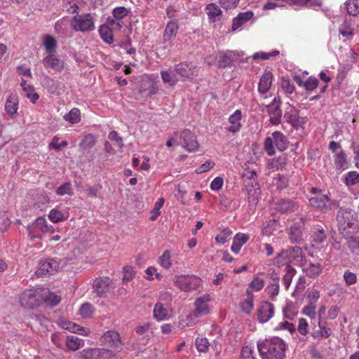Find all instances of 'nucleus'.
Masks as SVG:
<instances>
[{
    "label": "nucleus",
    "instance_id": "32",
    "mask_svg": "<svg viewBox=\"0 0 359 359\" xmlns=\"http://www.w3.org/2000/svg\"><path fill=\"white\" fill-rule=\"evenodd\" d=\"M153 316L158 321L165 320L168 317V310L162 303L158 302L154 306Z\"/></svg>",
    "mask_w": 359,
    "mask_h": 359
},
{
    "label": "nucleus",
    "instance_id": "13",
    "mask_svg": "<svg viewBox=\"0 0 359 359\" xmlns=\"http://www.w3.org/2000/svg\"><path fill=\"white\" fill-rule=\"evenodd\" d=\"M59 268V263L57 259H48L41 262L39 269L36 271L38 276H44L56 271Z\"/></svg>",
    "mask_w": 359,
    "mask_h": 359
},
{
    "label": "nucleus",
    "instance_id": "42",
    "mask_svg": "<svg viewBox=\"0 0 359 359\" xmlns=\"http://www.w3.org/2000/svg\"><path fill=\"white\" fill-rule=\"evenodd\" d=\"M345 6L349 15L356 16L359 14V0H346Z\"/></svg>",
    "mask_w": 359,
    "mask_h": 359
},
{
    "label": "nucleus",
    "instance_id": "24",
    "mask_svg": "<svg viewBox=\"0 0 359 359\" xmlns=\"http://www.w3.org/2000/svg\"><path fill=\"white\" fill-rule=\"evenodd\" d=\"M174 70L176 74H179L182 77L190 78L194 76V66L186 62H182L177 65L175 67Z\"/></svg>",
    "mask_w": 359,
    "mask_h": 359
},
{
    "label": "nucleus",
    "instance_id": "2",
    "mask_svg": "<svg viewBox=\"0 0 359 359\" xmlns=\"http://www.w3.org/2000/svg\"><path fill=\"white\" fill-rule=\"evenodd\" d=\"M339 233L346 237L358 229V215L352 209L340 208L337 215Z\"/></svg>",
    "mask_w": 359,
    "mask_h": 359
},
{
    "label": "nucleus",
    "instance_id": "28",
    "mask_svg": "<svg viewBox=\"0 0 359 359\" xmlns=\"http://www.w3.org/2000/svg\"><path fill=\"white\" fill-rule=\"evenodd\" d=\"M289 240L292 243H299L303 240L301 225L295 224L290 227Z\"/></svg>",
    "mask_w": 359,
    "mask_h": 359
},
{
    "label": "nucleus",
    "instance_id": "53",
    "mask_svg": "<svg viewBox=\"0 0 359 359\" xmlns=\"http://www.w3.org/2000/svg\"><path fill=\"white\" fill-rule=\"evenodd\" d=\"M120 20L114 17H108L104 25L111 30H119L122 27V22Z\"/></svg>",
    "mask_w": 359,
    "mask_h": 359
},
{
    "label": "nucleus",
    "instance_id": "43",
    "mask_svg": "<svg viewBox=\"0 0 359 359\" xmlns=\"http://www.w3.org/2000/svg\"><path fill=\"white\" fill-rule=\"evenodd\" d=\"M99 32L102 40L107 43H111L114 41L112 30L105 25L100 26Z\"/></svg>",
    "mask_w": 359,
    "mask_h": 359
},
{
    "label": "nucleus",
    "instance_id": "56",
    "mask_svg": "<svg viewBox=\"0 0 359 359\" xmlns=\"http://www.w3.org/2000/svg\"><path fill=\"white\" fill-rule=\"evenodd\" d=\"M284 316L290 320L293 319L297 314V311L292 304H287L283 310Z\"/></svg>",
    "mask_w": 359,
    "mask_h": 359
},
{
    "label": "nucleus",
    "instance_id": "10",
    "mask_svg": "<svg viewBox=\"0 0 359 359\" xmlns=\"http://www.w3.org/2000/svg\"><path fill=\"white\" fill-rule=\"evenodd\" d=\"M200 281V279L196 277L186 276H176L173 278L175 285L182 291L194 290Z\"/></svg>",
    "mask_w": 359,
    "mask_h": 359
},
{
    "label": "nucleus",
    "instance_id": "50",
    "mask_svg": "<svg viewBox=\"0 0 359 359\" xmlns=\"http://www.w3.org/2000/svg\"><path fill=\"white\" fill-rule=\"evenodd\" d=\"M165 203V200L163 198H160L158 199V201L155 203L154 207L151 210V215L150 217V219L151 221H155L158 217L161 214V208L163 207V204Z\"/></svg>",
    "mask_w": 359,
    "mask_h": 359
},
{
    "label": "nucleus",
    "instance_id": "8",
    "mask_svg": "<svg viewBox=\"0 0 359 359\" xmlns=\"http://www.w3.org/2000/svg\"><path fill=\"white\" fill-rule=\"evenodd\" d=\"M211 299V297L208 294L196 298L194 302L195 309L191 315L194 316V318H198L209 314L210 312L209 302Z\"/></svg>",
    "mask_w": 359,
    "mask_h": 359
},
{
    "label": "nucleus",
    "instance_id": "60",
    "mask_svg": "<svg viewBox=\"0 0 359 359\" xmlns=\"http://www.w3.org/2000/svg\"><path fill=\"white\" fill-rule=\"evenodd\" d=\"M231 234L232 231L229 229H224L220 234L215 237V241L218 243L224 244L229 239Z\"/></svg>",
    "mask_w": 359,
    "mask_h": 359
},
{
    "label": "nucleus",
    "instance_id": "62",
    "mask_svg": "<svg viewBox=\"0 0 359 359\" xmlns=\"http://www.w3.org/2000/svg\"><path fill=\"white\" fill-rule=\"evenodd\" d=\"M123 283H128V281L131 280L134 276H135V271L133 270V268L130 266H126L123 269Z\"/></svg>",
    "mask_w": 359,
    "mask_h": 359
},
{
    "label": "nucleus",
    "instance_id": "17",
    "mask_svg": "<svg viewBox=\"0 0 359 359\" xmlns=\"http://www.w3.org/2000/svg\"><path fill=\"white\" fill-rule=\"evenodd\" d=\"M275 208L281 213H289L297 210L298 205L290 199H281L275 203Z\"/></svg>",
    "mask_w": 359,
    "mask_h": 359
},
{
    "label": "nucleus",
    "instance_id": "14",
    "mask_svg": "<svg viewBox=\"0 0 359 359\" xmlns=\"http://www.w3.org/2000/svg\"><path fill=\"white\" fill-rule=\"evenodd\" d=\"M273 305L269 302H264L259 306L257 318L260 323H266L273 316Z\"/></svg>",
    "mask_w": 359,
    "mask_h": 359
},
{
    "label": "nucleus",
    "instance_id": "48",
    "mask_svg": "<svg viewBox=\"0 0 359 359\" xmlns=\"http://www.w3.org/2000/svg\"><path fill=\"white\" fill-rule=\"evenodd\" d=\"M97 348H86L79 353L81 359H97Z\"/></svg>",
    "mask_w": 359,
    "mask_h": 359
},
{
    "label": "nucleus",
    "instance_id": "34",
    "mask_svg": "<svg viewBox=\"0 0 359 359\" xmlns=\"http://www.w3.org/2000/svg\"><path fill=\"white\" fill-rule=\"evenodd\" d=\"M84 345L83 340L76 336H69L67 337L66 346L71 351H77Z\"/></svg>",
    "mask_w": 359,
    "mask_h": 359
},
{
    "label": "nucleus",
    "instance_id": "18",
    "mask_svg": "<svg viewBox=\"0 0 359 359\" xmlns=\"http://www.w3.org/2000/svg\"><path fill=\"white\" fill-rule=\"evenodd\" d=\"M289 251L290 263H293L297 266H302L306 262V257L300 247H292Z\"/></svg>",
    "mask_w": 359,
    "mask_h": 359
},
{
    "label": "nucleus",
    "instance_id": "19",
    "mask_svg": "<svg viewBox=\"0 0 359 359\" xmlns=\"http://www.w3.org/2000/svg\"><path fill=\"white\" fill-rule=\"evenodd\" d=\"M45 67L50 68L55 72H61L64 68V62L55 55H47L43 60Z\"/></svg>",
    "mask_w": 359,
    "mask_h": 359
},
{
    "label": "nucleus",
    "instance_id": "58",
    "mask_svg": "<svg viewBox=\"0 0 359 359\" xmlns=\"http://www.w3.org/2000/svg\"><path fill=\"white\" fill-rule=\"evenodd\" d=\"M94 309L91 304H83L80 308L79 312L83 318H89L93 313Z\"/></svg>",
    "mask_w": 359,
    "mask_h": 359
},
{
    "label": "nucleus",
    "instance_id": "61",
    "mask_svg": "<svg viewBox=\"0 0 359 359\" xmlns=\"http://www.w3.org/2000/svg\"><path fill=\"white\" fill-rule=\"evenodd\" d=\"M128 13L129 11L123 6L116 7L112 11L113 17L116 20L123 19Z\"/></svg>",
    "mask_w": 359,
    "mask_h": 359
},
{
    "label": "nucleus",
    "instance_id": "6",
    "mask_svg": "<svg viewBox=\"0 0 359 359\" xmlns=\"http://www.w3.org/2000/svg\"><path fill=\"white\" fill-rule=\"evenodd\" d=\"M38 230H40L43 233H50L55 231L54 227L51 225H48L46 219L41 217H38L35 222L28 227L27 231L29 236H30L31 238H39L40 235L37 232Z\"/></svg>",
    "mask_w": 359,
    "mask_h": 359
},
{
    "label": "nucleus",
    "instance_id": "51",
    "mask_svg": "<svg viewBox=\"0 0 359 359\" xmlns=\"http://www.w3.org/2000/svg\"><path fill=\"white\" fill-rule=\"evenodd\" d=\"M197 350L199 352H207L209 349L210 344L207 338L198 337L195 341Z\"/></svg>",
    "mask_w": 359,
    "mask_h": 359
},
{
    "label": "nucleus",
    "instance_id": "38",
    "mask_svg": "<svg viewBox=\"0 0 359 359\" xmlns=\"http://www.w3.org/2000/svg\"><path fill=\"white\" fill-rule=\"evenodd\" d=\"M287 158L284 156L271 159L268 163V168L278 170L282 169L286 164Z\"/></svg>",
    "mask_w": 359,
    "mask_h": 359
},
{
    "label": "nucleus",
    "instance_id": "46",
    "mask_svg": "<svg viewBox=\"0 0 359 359\" xmlns=\"http://www.w3.org/2000/svg\"><path fill=\"white\" fill-rule=\"evenodd\" d=\"M48 218L53 223H58L67 219L64 214L57 208L52 209L49 212Z\"/></svg>",
    "mask_w": 359,
    "mask_h": 359
},
{
    "label": "nucleus",
    "instance_id": "16",
    "mask_svg": "<svg viewBox=\"0 0 359 359\" xmlns=\"http://www.w3.org/2000/svg\"><path fill=\"white\" fill-rule=\"evenodd\" d=\"M273 76L269 71H266L261 76L258 84V92L262 94H266L271 88Z\"/></svg>",
    "mask_w": 359,
    "mask_h": 359
},
{
    "label": "nucleus",
    "instance_id": "12",
    "mask_svg": "<svg viewBox=\"0 0 359 359\" xmlns=\"http://www.w3.org/2000/svg\"><path fill=\"white\" fill-rule=\"evenodd\" d=\"M112 287L113 283L108 277H100L94 280L93 290L99 297H104Z\"/></svg>",
    "mask_w": 359,
    "mask_h": 359
},
{
    "label": "nucleus",
    "instance_id": "4",
    "mask_svg": "<svg viewBox=\"0 0 359 359\" xmlns=\"http://www.w3.org/2000/svg\"><path fill=\"white\" fill-rule=\"evenodd\" d=\"M72 28L76 32H88L95 28V20L90 13L75 15L71 20Z\"/></svg>",
    "mask_w": 359,
    "mask_h": 359
},
{
    "label": "nucleus",
    "instance_id": "55",
    "mask_svg": "<svg viewBox=\"0 0 359 359\" xmlns=\"http://www.w3.org/2000/svg\"><path fill=\"white\" fill-rule=\"evenodd\" d=\"M206 11L210 18H215L222 15V11L219 7L214 4L207 6Z\"/></svg>",
    "mask_w": 359,
    "mask_h": 359
},
{
    "label": "nucleus",
    "instance_id": "39",
    "mask_svg": "<svg viewBox=\"0 0 359 359\" xmlns=\"http://www.w3.org/2000/svg\"><path fill=\"white\" fill-rule=\"evenodd\" d=\"M274 278H273V283H271L266 288L268 294L271 299L276 297L279 292V277L277 274L274 275Z\"/></svg>",
    "mask_w": 359,
    "mask_h": 359
},
{
    "label": "nucleus",
    "instance_id": "64",
    "mask_svg": "<svg viewBox=\"0 0 359 359\" xmlns=\"http://www.w3.org/2000/svg\"><path fill=\"white\" fill-rule=\"evenodd\" d=\"M241 356L243 359H256L253 348L250 346H245L242 348Z\"/></svg>",
    "mask_w": 359,
    "mask_h": 359
},
{
    "label": "nucleus",
    "instance_id": "44",
    "mask_svg": "<svg viewBox=\"0 0 359 359\" xmlns=\"http://www.w3.org/2000/svg\"><path fill=\"white\" fill-rule=\"evenodd\" d=\"M248 194V201L250 206H255L259 201V196L261 194V190L259 187L253 190L249 191Z\"/></svg>",
    "mask_w": 359,
    "mask_h": 359
},
{
    "label": "nucleus",
    "instance_id": "5",
    "mask_svg": "<svg viewBox=\"0 0 359 359\" xmlns=\"http://www.w3.org/2000/svg\"><path fill=\"white\" fill-rule=\"evenodd\" d=\"M281 101L278 97H274L270 104L265 105V109L269 116V121L272 125L277 126L282 119Z\"/></svg>",
    "mask_w": 359,
    "mask_h": 359
},
{
    "label": "nucleus",
    "instance_id": "41",
    "mask_svg": "<svg viewBox=\"0 0 359 359\" xmlns=\"http://www.w3.org/2000/svg\"><path fill=\"white\" fill-rule=\"evenodd\" d=\"M296 273V270L290 264H287L285 267V273L283 277V284L286 289L290 287L292 278Z\"/></svg>",
    "mask_w": 359,
    "mask_h": 359
},
{
    "label": "nucleus",
    "instance_id": "7",
    "mask_svg": "<svg viewBox=\"0 0 359 359\" xmlns=\"http://www.w3.org/2000/svg\"><path fill=\"white\" fill-rule=\"evenodd\" d=\"M180 144L189 152H196L198 150L199 143L196 140V136L189 130L185 129L182 131L180 136Z\"/></svg>",
    "mask_w": 359,
    "mask_h": 359
},
{
    "label": "nucleus",
    "instance_id": "11",
    "mask_svg": "<svg viewBox=\"0 0 359 359\" xmlns=\"http://www.w3.org/2000/svg\"><path fill=\"white\" fill-rule=\"evenodd\" d=\"M283 118L294 128L302 126L304 123L303 118L299 117L298 110L293 106L288 104L285 108Z\"/></svg>",
    "mask_w": 359,
    "mask_h": 359
},
{
    "label": "nucleus",
    "instance_id": "33",
    "mask_svg": "<svg viewBox=\"0 0 359 359\" xmlns=\"http://www.w3.org/2000/svg\"><path fill=\"white\" fill-rule=\"evenodd\" d=\"M161 78L164 83H168L170 86H175L177 81L178 79L176 76V73L174 69H169L168 70H164L161 72Z\"/></svg>",
    "mask_w": 359,
    "mask_h": 359
},
{
    "label": "nucleus",
    "instance_id": "30",
    "mask_svg": "<svg viewBox=\"0 0 359 359\" xmlns=\"http://www.w3.org/2000/svg\"><path fill=\"white\" fill-rule=\"evenodd\" d=\"M279 223L277 220L273 219L267 221L263 224L262 233L263 235L270 236L274 234V232L278 230Z\"/></svg>",
    "mask_w": 359,
    "mask_h": 359
},
{
    "label": "nucleus",
    "instance_id": "35",
    "mask_svg": "<svg viewBox=\"0 0 359 359\" xmlns=\"http://www.w3.org/2000/svg\"><path fill=\"white\" fill-rule=\"evenodd\" d=\"M63 327L66 330H70L72 332H75L83 336H88L90 334V330L88 329L81 327L71 322L65 323L63 325Z\"/></svg>",
    "mask_w": 359,
    "mask_h": 359
},
{
    "label": "nucleus",
    "instance_id": "9",
    "mask_svg": "<svg viewBox=\"0 0 359 359\" xmlns=\"http://www.w3.org/2000/svg\"><path fill=\"white\" fill-rule=\"evenodd\" d=\"M21 305L27 309H33L39 305L41 299L39 292L35 290H25L20 297Z\"/></svg>",
    "mask_w": 359,
    "mask_h": 359
},
{
    "label": "nucleus",
    "instance_id": "29",
    "mask_svg": "<svg viewBox=\"0 0 359 359\" xmlns=\"http://www.w3.org/2000/svg\"><path fill=\"white\" fill-rule=\"evenodd\" d=\"M253 16V13L251 11H246L241 13L233 20L232 29L236 30L242 26L248 20H250Z\"/></svg>",
    "mask_w": 359,
    "mask_h": 359
},
{
    "label": "nucleus",
    "instance_id": "47",
    "mask_svg": "<svg viewBox=\"0 0 359 359\" xmlns=\"http://www.w3.org/2000/svg\"><path fill=\"white\" fill-rule=\"evenodd\" d=\"M345 184L348 187L354 186L359 183V173L356 171L348 172L345 177Z\"/></svg>",
    "mask_w": 359,
    "mask_h": 359
},
{
    "label": "nucleus",
    "instance_id": "15",
    "mask_svg": "<svg viewBox=\"0 0 359 359\" xmlns=\"http://www.w3.org/2000/svg\"><path fill=\"white\" fill-rule=\"evenodd\" d=\"M101 339L103 344L110 347L118 348L121 345L119 334L114 330L104 332Z\"/></svg>",
    "mask_w": 359,
    "mask_h": 359
},
{
    "label": "nucleus",
    "instance_id": "3",
    "mask_svg": "<svg viewBox=\"0 0 359 359\" xmlns=\"http://www.w3.org/2000/svg\"><path fill=\"white\" fill-rule=\"evenodd\" d=\"M280 151H283L288 148L289 140L287 137L280 131H275L271 136L267 137L264 140V149L269 156H273L276 154L274 146Z\"/></svg>",
    "mask_w": 359,
    "mask_h": 359
},
{
    "label": "nucleus",
    "instance_id": "26",
    "mask_svg": "<svg viewBox=\"0 0 359 359\" xmlns=\"http://www.w3.org/2000/svg\"><path fill=\"white\" fill-rule=\"evenodd\" d=\"M243 55V53H241V54L238 53H226L225 54H223L220 55L219 59L218 60V66L220 68H225L227 67L231 66L233 61L234 60V57L236 56L238 57H242Z\"/></svg>",
    "mask_w": 359,
    "mask_h": 359
},
{
    "label": "nucleus",
    "instance_id": "49",
    "mask_svg": "<svg viewBox=\"0 0 359 359\" xmlns=\"http://www.w3.org/2000/svg\"><path fill=\"white\" fill-rule=\"evenodd\" d=\"M95 144V138L92 134H88L82 140L79 146L83 149H90L94 147Z\"/></svg>",
    "mask_w": 359,
    "mask_h": 359
},
{
    "label": "nucleus",
    "instance_id": "63",
    "mask_svg": "<svg viewBox=\"0 0 359 359\" xmlns=\"http://www.w3.org/2000/svg\"><path fill=\"white\" fill-rule=\"evenodd\" d=\"M65 8L67 11L71 14H79V8L74 0H67L65 2Z\"/></svg>",
    "mask_w": 359,
    "mask_h": 359
},
{
    "label": "nucleus",
    "instance_id": "45",
    "mask_svg": "<svg viewBox=\"0 0 359 359\" xmlns=\"http://www.w3.org/2000/svg\"><path fill=\"white\" fill-rule=\"evenodd\" d=\"M158 264L164 269H168L172 266L170 252L165 250L162 255L158 258Z\"/></svg>",
    "mask_w": 359,
    "mask_h": 359
},
{
    "label": "nucleus",
    "instance_id": "52",
    "mask_svg": "<svg viewBox=\"0 0 359 359\" xmlns=\"http://www.w3.org/2000/svg\"><path fill=\"white\" fill-rule=\"evenodd\" d=\"M348 247L352 254L359 255V238L349 237L348 240Z\"/></svg>",
    "mask_w": 359,
    "mask_h": 359
},
{
    "label": "nucleus",
    "instance_id": "37",
    "mask_svg": "<svg viewBox=\"0 0 359 359\" xmlns=\"http://www.w3.org/2000/svg\"><path fill=\"white\" fill-rule=\"evenodd\" d=\"M63 118L72 124L78 123L81 121V111L78 108H73Z\"/></svg>",
    "mask_w": 359,
    "mask_h": 359
},
{
    "label": "nucleus",
    "instance_id": "23",
    "mask_svg": "<svg viewBox=\"0 0 359 359\" xmlns=\"http://www.w3.org/2000/svg\"><path fill=\"white\" fill-rule=\"evenodd\" d=\"M19 100L16 95L11 94L8 96L5 104V110L6 113L13 116L15 114L18 109Z\"/></svg>",
    "mask_w": 359,
    "mask_h": 359
},
{
    "label": "nucleus",
    "instance_id": "57",
    "mask_svg": "<svg viewBox=\"0 0 359 359\" xmlns=\"http://www.w3.org/2000/svg\"><path fill=\"white\" fill-rule=\"evenodd\" d=\"M327 238V234L323 228H318L313 235V241L316 243H322Z\"/></svg>",
    "mask_w": 359,
    "mask_h": 359
},
{
    "label": "nucleus",
    "instance_id": "20",
    "mask_svg": "<svg viewBox=\"0 0 359 359\" xmlns=\"http://www.w3.org/2000/svg\"><path fill=\"white\" fill-rule=\"evenodd\" d=\"M310 204L320 211L327 212L330 209L329 198L327 195L320 194L309 200Z\"/></svg>",
    "mask_w": 359,
    "mask_h": 359
},
{
    "label": "nucleus",
    "instance_id": "25",
    "mask_svg": "<svg viewBox=\"0 0 359 359\" xmlns=\"http://www.w3.org/2000/svg\"><path fill=\"white\" fill-rule=\"evenodd\" d=\"M249 236L245 233H238L235 235L231 250L235 254H238L242 246L248 241Z\"/></svg>",
    "mask_w": 359,
    "mask_h": 359
},
{
    "label": "nucleus",
    "instance_id": "27",
    "mask_svg": "<svg viewBox=\"0 0 359 359\" xmlns=\"http://www.w3.org/2000/svg\"><path fill=\"white\" fill-rule=\"evenodd\" d=\"M179 26L177 22L170 21L165 29L163 40L164 42L169 41L177 35Z\"/></svg>",
    "mask_w": 359,
    "mask_h": 359
},
{
    "label": "nucleus",
    "instance_id": "54",
    "mask_svg": "<svg viewBox=\"0 0 359 359\" xmlns=\"http://www.w3.org/2000/svg\"><path fill=\"white\" fill-rule=\"evenodd\" d=\"M43 45L47 52L52 53L57 46V41L54 37L48 35L44 39Z\"/></svg>",
    "mask_w": 359,
    "mask_h": 359
},
{
    "label": "nucleus",
    "instance_id": "40",
    "mask_svg": "<svg viewBox=\"0 0 359 359\" xmlns=\"http://www.w3.org/2000/svg\"><path fill=\"white\" fill-rule=\"evenodd\" d=\"M246 293L248 298L241 303V309L244 313L250 314L254 306L253 295L249 290H247Z\"/></svg>",
    "mask_w": 359,
    "mask_h": 359
},
{
    "label": "nucleus",
    "instance_id": "31",
    "mask_svg": "<svg viewBox=\"0 0 359 359\" xmlns=\"http://www.w3.org/2000/svg\"><path fill=\"white\" fill-rule=\"evenodd\" d=\"M323 268L320 264L310 263L306 267L303 269L304 273L306 276L314 278L318 276L322 272Z\"/></svg>",
    "mask_w": 359,
    "mask_h": 359
},
{
    "label": "nucleus",
    "instance_id": "21",
    "mask_svg": "<svg viewBox=\"0 0 359 359\" xmlns=\"http://www.w3.org/2000/svg\"><path fill=\"white\" fill-rule=\"evenodd\" d=\"M241 111L237 109L231 114L229 118V122L231 124L230 126L226 127V130L232 133H238L241 128Z\"/></svg>",
    "mask_w": 359,
    "mask_h": 359
},
{
    "label": "nucleus",
    "instance_id": "36",
    "mask_svg": "<svg viewBox=\"0 0 359 359\" xmlns=\"http://www.w3.org/2000/svg\"><path fill=\"white\" fill-rule=\"evenodd\" d=\"M290 263V254L287 250H282L273 259V264L280 267Z\"/></svg>",
    "mask_w": 359,
    "mask_h": 359
},
{
    "label": "nucleus",
    "instance_id": "59",
    "mask_svg": "<svg viewBox=\"0 0 359 359\" xmlns=\"http://www.w3.org/2000/svg\"><path fill=\"white\" fill-rule=\"evenodd\" d=\"M279 54L278 50H273L268 53L264 52H257L253 54L252 58L253 60L262 59L263 60H266L270 58L272 56H276Z\"/></svg>",
    "mask_w": 359,
    "mask_h": 359
},
{
    "label": "nucleus",
    "instance_id": "22",
    "mask_svg": "<svg viewBox=\"0 0 359 359\" xmlns=\"http://www.w3.org/2000/svg\"><path fill=\"white\" fill-rule=\"evenodd\" d=\"M319 330L311 333L313 339L320 341L322 339H327L332 334V330L327 327V322L320 320L318 322Z\"/></svg>",
    "mask_w": 359,
    "mask_h": 359
},
{
    "label": "nucleus",
    "instance_id": "1",
    "mask_svg": "<svg viewBox=\"0 0 359 359\" xmlns=\"http://www.w3.org/2000/svg\"><path fill=\"white\" fill-rule=\"evenodd\" d=\"M257 346L262 359H283L285 357L286 344L280 337L259 340Z\"/></svg>",
    "mask_w": 359,
    "mask_h": 359
}]
</instances>
